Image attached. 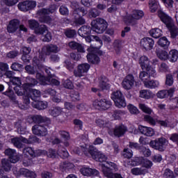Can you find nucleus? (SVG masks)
Masks as SVG:
<instances>
[{
    "label": "nucleus",
    "instance_id": "nucleus-29",
    "mask_svg": "<svg viewBox=\"0 0 178 178\" xmlns=\"http://www.w3.org/2000/svg\"><path fill=\"white\" fill-rule=\"evenodd\" d=\"M98 84L100 90H108L111 88L109 81H108V79L104 77L99 78Z\"/></svg>",
    "mask_w": 178,
    "mask_h": 178
},
{
    "label": "nucleus",
    "instance_id": "nucleus-62",
    "mask_svg": "<svg viewBox=\"0 0 178 178\" xmlns=\"http://www.w3.org/2000/svg\"><path fill=\"white\" fill-rule=\"evenodd\" d=\"M60 137H62L63 138V140L65 141H67V140H69L70 136L69 135V133L65 131H62L60 132Z\"/></svg>",
    "mask_w": 178,
    "mask_h": 178
},
{
    "label": "nucleus",
    "instance_id": "nucleus-35",
    "mask_svg": "<svg viewBox=\"0 0 178 178\" xmlns=\"http://www.w3.org/2000/svg\"><path fill=\"white\" fill-rule=\"evenodd\" d=\"M166 27L170 31L171 37L175 38L177 35V28L175 26V24L168 23L166 24Z\"/></svg>",
    "mask_w": 178,
    "mask_h": 178
},
{
    "label": "nucleus",
    "instance_id": "nucleus-18",
    "mask_svg": "<svg viewBox=\"0 0 178 178\" xmlns=\"http://www.w3.org/2000/svg\"><path fill=\"white\" fill-rule=\"evenodd\" d=\"M175 91H176V88H170L169 90H159L156 95L158 98L160 99H163L164 98H172L173 95L175 94Z\"/></svg>",
    "mask_w": 178,
    "mask_h": 178
},
{
    "label": "nucleus",
    "instance_id": "nucleus-5",
    "mask_svg": "<svg viewBox=\"0 0 178 178\" xmlns=\"http://www.w3.org/2000/svg\"><path fill=\"white\" fill-rule=\"evenodd\" d=\"M29 27L34 30L35 34H42V39L44 42H49L52 40V35L48 31V29L45 25H40L38 23H31L29 24Z\"/></svg>",
    "mask_w": 178,
    "mask_h": 178
},
{
    "label": "nucleus",
    "instance_id": "nucleus-4",
    "mask_svg": "<svg viewBox=\"0 0 178 178\" xmlns=\"http://www.w3.org/2000/svg\"><path fill=\"white\" fill-rule=\"evenodd\" d=\"M51 52H54L56 54V52H59V48L58 46L54 44H49L47 46H44L42 49V54L39 55V58L37 59V58H33V66L37 69V67L39 69V70H45L46 73L49 74V71L47 69H45V67L42 66V63H44V60H45V58L44 55H49Z\"/></svg>",
    "mask_w": 178,
    "mask_h": 178
},
{
    "label": "nucleus",
    "instance_id": "nucleus-59",
    "mask_svg": "<svg viewBox=\"0 0 178 178\" xmlns=\"http://www.w3.org/2000/svg\"><path fill=\"white\" fill-rule=\"evenodd\" d=\"M19 55V51H11L7 54V57L10 59H13Z\"/></svg>",
    "mask_w": 178,
    "mask_h": 178
},
{
    "label": "nucleus",
    "instance_id": "nucleus-42",
    "mask_svg": "<svg viewBox=\"0 0 178 178\" xmlns=\"http://www.w3.org/2000/svg\"><path fill=\"white\" fill-rule=\"evenodd\" d=\"M146 88H156L159 87V81L149 79L147 83H145Z\"/></svg>",
    "mask_w": 178,
    "mask_h": 178
},
{
    "label": "nucleus",
    "instance_id": "nucleus-40",
    "mask_svg": "<svg viewBox=\"0 0 178 178\" xmlns=\"http://www.w3.org/2000/svg\"><path fill=\"white\" fill-rule=\"evenodd\" d=\"M149 34L153 38H159L162 36V30L155 28L149 31Z\"/></svg>",
    "mask_w": 178,
    "mask_h": 178
},
{
    "label": "nucleus",
    "instance_id": "nucleus-25",
    "mask_svg": "<svg viewBox=\"0 0 178 178\" xmlns=\"http://www.w3.org/2000/svg\"><path fill=\"white\" fill-rule=\"evenodd\" d=\"M106 24L105 23H94L92 24V30L97 34H102L106 30Z\"/></svg>",
    "mask_w": 178,
    "mask_h": 178
},
{
    "label": "nucleus",
    "instance_id": "nucleus-19",
    "mask_svg": "<svg viewBox=\"0 0 178 178\" xmlns=\"http://www.w3.org/2000/svg\"><path fill=\"white\" fill-rule=\"evenodd\" d=\"M88 70H90V65L87 63L81 64L78 66V70L74 72V74L76 77H83Z\"/></svg>",
    "mask_w": 178,
    "mask_h": 178
},
{
    "label": "nucleus",
    "instance_id": "nucleus-21",
    "mask_svg": "<svg viewBox=\"0 0 178 178\" xmlns=\"http://www.w3.org/2000/svg\"><path fill=\"white\" fill-rule=\"evenodd\" d=\"M143 16H144V12H143V10H135L133 11L131 15L127 17V22H128V23H133V22H136V20H140Z\"/></svg>",
    "mask_w": 178,
    "mask_h": 178
},
{
    "label": "nucleus",
    "instance_id": "nucleus-46",
    "mask_svg": "<svg viewBox=\"0 0 178 178\" xmlns=\"http://www.w3.org/2000/svg\"><path fill=\"white\" fill-rule=\"evenodd\" d=\"M143 157H136L131 163H129L127 165L125 164V166L129 165H131V166H138L143 164Z\"/></svg>",
    "mask_w": 178,
    "mask_h": 178
},
{
    "label": "nucleus",
    "instance_id": "nucleus-58",
    "mask_svg": "<svg viewBox=\"0 0 178 178\" xmlns=\"http://www.w3.org/2000/svg\"><path fill=\"white\" fill-rule=\"evenodd\" d=\"M89 16L90 17H97V16H99V11L95 8H93L89 11Z\"/></svg>",
    "mask_w": 178,
    "mask_h": 178
},
{
    "label": "nucleus",
    "instance_id": "nucleus-51",
    "mask_svg": "<svg viewBox=\"0 0 178 178\" xmlns=\"http://www.w3.org/2000/svg\"><path fill=\"white\" fill-rule=\"evenodd\" d=\"M173 75L171 74H167L165 78V85L170 87L173 86Z\"/></svg>",
    "mask_w": 178,
    "mask_h": 178
},
{
    "label": "nucleus",
    "instance_id": "nucleus-30",
    "mask_svg": "<svg viewBox=\"0 0 178 178\" xmlns=\"http://www.w3.org/2000/svg\"><path fill=\"white\" fill-rule=\"evenodd\" d=\"M21 52L23 54L22 59L24 62L27 63L30 61V56L29 55V54H30V52H31V49H30V47H22L21 49Z\"/></svg>",
    "mask_w": 178,
    "mask_h": 178
},
{
    "label": "nucleus",
    "instance_id": "nucleus-53",
    "mask_svg": "<svg viewBox=\"0 0 178 178\" xmlns=\"http://www.w3.org/2000/svg\"><path fill=\"white\" fill-rule=\"evenodd\" d=\"M122 155L124 158H127V159H130L133 156V151L129 149H124Z\"/></svg>",
    "mask_w": 178,
    "mask_h": 178
},
{
    "label": "nucleus",
    "instance_id": "nucleus-61",
    "mask_svg": "<svg viewBox=\"0 0 178 178\" xmlns=\"http://www.w3.org/2000/svg\"><path fill=\"white\" fill-rule=\"evenodd\" d=\"M60 13L63 15H69V10L67 9V7H65L64 6H61L60 9Z\"/></svg>",
    "mask_w": 178,
    "mask_h": 178
},
{
    "label": "nucleus",
    "instance_id": "nucleus-17",
    "mask_svg": "<svg viewBox=\"0 0 178 178\" xmlns=\"http://www.w3.org/2000/svg\"><path fill=\"white\" fill-rule=\"evenodd\" d=\"M80 172L83 176H86L87 177H94V176H98V175H99L98 170L88 166L82 167Z\"/></svg>",
    "mask_w": 178,
    "mask_h": 178
},
{
    "label": "nucleus",
    "instance_id": "nucleus-1",
    "mask_svg": "<svg viewBox=\"0 0 178 178\" xmlns=\"http://www.w3.org/2000/svg\"><path fill=\"white\" fill-rule=\"evenodd\" d=\"M81 152L86 155V156H92L93 159L98 162H103L100 164L102 170L105 177L107 178H124L119 173H113V172H118L119 168L115 163L108 162L106 161V156L98 151L97 148L92 145H87L85 147L81 146L80 148L75 149L76 154H81Z\"/></svg>",
    "mask_w": 178,
    "mask_h": 178
},
{
    "label": "nucleus",
    "instance_id": "nucleus-31",
    "mask_svg": "<svg viewBox=\"0 0 178 178\" xmlns=\"http://www.w3.org/2000/svg\"><path fill=\"white\" fill-rule=\"evenodd\" d=\"M150 77H152V76H151L149 74V72H148V71H147V70L142 71L139 74V79H140V80H141V81H143L144 86H145V83H147L148 82Z\"/></svg>",
    "mask_w": 178,
    "mask_h": 178
},
{
    "label": "nucleus",
    "instance_id": "nucleus-50",
    "mask_svg": "<svg viewBox=\"0 0 178 178\" xmlns=\"http://www.w3.org/2000/svg\"><path fill=\"white\" fill-rule=\"evenodd\" d=\"M17 27H19V25L16 23H10L8 25L7 30L8 33H15L16 30H17Z\"/></svg>",
    "mask_w": 178,
    "mask_h": 178
},
{
    "label": "nucleus",
    "instance_id": "nucleus-49",
    "mask_svg": "<svg viewBox=\"0 0 178 178\" xmlns=\"http://www.w3.org/2000/svg\"><path fill=\"white\" fill-rule=\"evenodd\" d=\"M127 109L132 115H137L138 113H140V111H138V108H137V107H136L133 104H129L127 106Z\"/></svg>",
    "mask_w": 178,
    "mask_h": 178
},
{
    "label": "nucleus",
    "instance_id": "nucleus-44",
    "mask_svg": "<svg viewBox=\"0 0 178 178\" xmlns=\"http://www.w3.org/2000/svg\"><path fill=\"white\" fill-rule=\"evenodd\" d=\"M158 72H159V73H168V72H169V65L165 63H161L158 66Z\"/></svg>",
    "mask_w": 178,
    "mask_h": 178
},
{
    "label": "nucleus",
    "instance_id": "nucleus-33",
    "mask_svg": "<svg viewBox=\"0 0 178 178\" xmlns=\"http://www.w3.org/2000/svg\"><path fill=\"white\" fill-rule=\"evenodd\" d=\"M32 106L41 111L42 109H47L48 108V103L47 102H33L32 103Z\"/></svg>",
    "mask_w": 178,
    "mask_h": 178
},
{
    "label": "nucleus",
    "instance_id": "nucleus-9",
    "mask_svg": "<svg viewBox=\"0 0 178 178\" xmlns=\"http://www.w3.org/2000/svg\"><path fill=\"white\" fill-rule=\"evenodd\" d=\"M169 142L165 138H159L156 140H152L149 143L150 147L159 151H165Z\"/></svg>",
    "mask_w": 178,
    "mask_h": 178
},
{
    "label": "nucleus",
    "instance_id": "nucleus-52",
    "mask_svg": "<svg viewBox=\"0 0 178 178\" xmlns=\"http://www.w3.org/2000/svg\"><path fill=\"white\" fill-rule=\"evenodd\" d=\"M154 164L152 163V161L148 160V159H144L143 160L142 162V166L143 168H145L146 169H151L152 168V165Z\"/></svg>",
    "mask_w": 178,
    "mask_h": 178
},
{
    "label": "nucleus",
    "instance_id": "nucleus-32",
    "mask_svg": "<svg viewBox=\"0 0 178 178\" xmlns=\"http://www.w3.org/2000/svg\"><path fill=\"white\" fill-rule=\"evenodd\" d=\"M49 113L51 116H53V118H57V116H60V115L63 113V108L60 107H54L49 111Z\"/></svg>",
    "mask_w": 178,
    "mask_h": 178
},
{
    "label": "nucleus",
    "instance_id": "nucleus-56",
    "mask_svg": "<svg viewBox=\"0 0 178 178\" xmlns=\"http://www.w3.org/2000/svg\"><path fill=\"white\" fill-rule=\"evenodd\" d=\"M65 34L68 38H73L76 35V31L68 29L65 32Z\"/></svg>",
    "mask_w": 178,
    "mask_h": 178
},
{
    "label": "nucleus",
    "instance_id": "nucleus-28",
    "mask_svg": "<svg viewBox=\"0 0 178 178\" xmlns=\"http://www.w3.org/2000/svg\"><path fill=\"white\" fill-rule=\"evenodd\" d=\"M158 15L163 23H173V19L166 15V13H163V11L159 10L158 11Z\"/></svg>",
    "mask_w": 178,
    "mask_h": 178
},
{
    "label": "nucleus",
    "instance_id": "nucleus-2",
    "mask_svg": "<svg viewBox=\"0 0 178 178\" xmlns=\"http://www.w3.org/2000/svg\"><path fill=\"white\" fill-rule=\"evenodd\" d=\"M49 74V76L47 78H46L41 73L38 72L36 74L37 81L34 79H31V83H28L26 88L22 91L23 95H24L23 97L24 102L25 103L26 106L30 104V97H31V95L36 97H38L41 95V92L39 90L32 89L31 87L36 86V84H38V83H40L42 86H59V84H60L59 81H58V79H56L54 75L49 74Z\"/></svg>",
    "mask_w": 178,
    "mask_h": 178
},
{
    "label": "nucleus",
    "instance_id": "nucleus-13",
    "mask_svg": "<svg viewBox=\"0 0 178 178\" xmlns=\"http://www.w3.org/2000/svg\"><path fill=\"white\" fill-rule=\"evenodd\" d=\"M13 172L17 177L19 176H24L25 177H31V178H35V172L33 171H30L26 168L18 169L17 168H14L13 169Z\"/></svg>",
    "mask_w": 178,
    "mask_h": 178
},
{
    "label": "nucleus",
    "instance_id": "nucleus-43",
    "mask_svg": "<svg viewBox=\"0 0 178 178\" xmlns=\"http://www.w3.org/2000/svg\"><path fill=\"white\" fill-rule=\"evenodd\" d=\"M156 55L161 60H168V59H169V54L165 50L157 51Z\"/></svg>",
    "mask_w": 178,
    "mask_h": 178
},
{
    "label": "nucleus",
    "instance_id": "nucleus-48",
    "mask_svg": "<svg viewBox=\"0 0 178 178\" xmlns=\"http://www.w3.org/2000/svg\"><path fill=\"white\" fill-rule=\"evenodd\" d=\"M158 44L160 47H169V45H170V42L168 40L166 37H163L159 40Z\"/></svg>",
    "mask_w": 178,
    "mask_h": 178
},
{
    "label": "nucleus",
    "instance_id": "nucleus-39",
    "mask_svg": "<svg viewBox=\"0 0 178 178\" xmlns=\"http://www.w3.org/2000/svg\"><path fill=\"white\" fill-rule=\"evenodd\" d=\"M131 173L135 176H140L141 175H145L146 173H148V170L139 168H134L131 169Z\"/></svg>",
    "mask_w": 178,
    "mask_h": 178
},
{
    "label": "nucleus",
    "instance_id": "nucleus-12",
    "mask_svg": "<svg viewBox=\"0 0 178 178\" xmlns=\"http://www.w3.org/2000/svg\"><path fill=\"white\" fill-rule=\"evenodd\" d=\"M35 6H37V2L30 0L19 2L17 5L18 8L22 12H29V10H33Z\"/></svg>",
    "mask_w": 178,
    "mask_h": 178
},
{
    "label": "nucleus",
    "instance_id": "nucleus-6",
    "mask_svg": "<svg viewBox=\"0 0 178 178\" xmlns=\"http://www.w3.org/2000/svg\"><path fill=\"white\" fill-rule=\"evenodd\" d=\"M24 152H26V155H30L31 156H41L42 155H47L49 158H56V153L54 149H49L48 152L45 150H34L32 147H27L24 149Z\"/></svg>",
    "mask_w": 178,
    "mask_h": 178
},
{
    "label": "nucleus",
    "instance_id": "nucleus-24",
    "mask_svg": "<svg viewBox=\"0 0 178 178\" xmlns=\"http://www.w3.org/2000/svg\"><path fill=\"white\" fill-rule=\"evenodd\" d=\"M32 131L33 134H35L36 136H41L42 137H44V136H47V134H48V131H47V128L38 124L35 125L32 128Z\"/></svg>",
    "mask_w": 178,
    "mask_h": 178
},
{
    "label": "nucleus",
    "instance_id": "nucleus-38",
    "mask_svg": "<svg viewBox=\"0 0 178 178\" xmlns=\"http://www.w3.org/2000/svg\"><path fill=\"white\" fill-rule=\"evenodd\" d=\"M56 9H58L56 5L52 4L49 6V10L42 8L40 10V12L42 13V15H47L48 12L49 13H55V12H56Z\"/></svg>",
    "mask_w": 178,
    "mask_h": 178
},
{
    "label": "nucleus",
    "instance_id": "nucleus-63",
    "mask_svg": "<svg viewBox=\"0 0 178 178\" xmlns=\"http://www.w3.org/2000/svg\"><path fill=\"white\" fill-rule=\"evenodd\" d=\"M70 168H73V164L70 163H62L60 165V169H70Z\"/></svg>",
    "mask_w": 178,
    "mask_h": 178
},
{
    "label": "nucleus",
    "instance_id": "nucleus-8",
    "mask_svg": "<svg viewBox=\"0 0 178 178\" xmlns=\"http://www.w3.org/2000/svg\"><path fill=\"white\" fill-rule=\"evenodd\" d=\"M111 99L114 102V104L117 108H125L127 104L124 99V96L120 90H116L111 94Z\"/></svg>",
    "mask_w": 178,
    "mask_h": 178
},
{
    "label": "nucleus",
    "instance_id": "nucleus-22",
    "mask_svg": "<svg viewBox=\"0 0 178 178\" xmlns=\"http://www.w3.org/2000/svg\"><path fill=\"white\" fill-rule=\"evenodd\" d=\"M5 154L9 156V160L11 163H16V162H18L19 157L15 149H7L5 151Z\"/></svg>",
    "mask_w": 178,
    "mask_h": 178
},
{
    "label": "nucleus",
    "instance_id": "nucleus-37",
    "mask_svg": "<svg viewBox=\"0 0 178 178\" xmlns=\"http://www.w3.org/2000/svg\"><path fill=\"white\" fill-rule=\"evenodd\" d=\"M140 97L145 99H149V98L154 97V94L148 90H142L140 91Z\"/></svg>",
    "mask_w": 178,
    "mask_h": 178
},
{
    "label": "nucleus",
    "instance_id": "nucleus-15",
    "mask_svg": "<svg viewBox=\"0 0 178 178\" xmlns=\"http://www.w3.org/2000/svg\"><path fill=\"white\" fill-rule=\"evenodd\" d=\"M136 84V80L132 74H129L124 77L122 82V86L124 90H131Z\"/></svg>",
    "mask_w": 178,
    "mask_h": 178
},
{
    "label": "nucleus",
    "instance_id": "nucleus-55",
    "mask_svg": "<svg viewBox=\"0 0 178 178\" xmlns=\"http://www.w3.org/2000/svg\"><path fill=\"white\" fill-rule=\"evenodd\" d=\"M63 86L65 87V88H69L70 90L73 88V83H72L69 79L64 81L63 82Z\"/></svg>",
    "mask_w": 178,
    "mask_h": 178
},
{
    "label": "nucleus",
    "instance_id": "nucleus-47",
    "mask_svg": "<svg viewBox=\"0 0 178 178\" xmlns=\"http://www.w3.org/2000/svg\"><path fill=\"white\" fill-rule=\"evenodd\" d=\"M1 169L5 172H9L10 170V163L8 160L4 159L1 161Z\"/></svg>",
    "mask_w": 178,
    "mask_h": 178
},
{
    "label": "nucleus",
    "instance_id": "nucleus-20",
    "mask_svg": "<svg viewBox=\"0 0 178 178\" xmlns=\"http://www.w3.org/2000/svg\"><path fill=\"white\" fill-rule=\"evenodd\" d=\"M83 13V15H87V10L84 8H76L74 10V15L75 17V23H86V19L83 17L79 16V13Z\"/></svg>",
    "mask_w": 178,
    "mask_h": 178
},
{
    "label": "nucleus",
    "instance_id": "nucleus-11",
    "mask_svg": "<svg viewBox=\"0 0 178 178\" xmlns=\"http://www.w3.org/2000/svg\"><path fill=\"white\" fill-rule=\"evenodd\" d=\"M10 83L13 84V86H16L14 88V90L17 95L22 96L23 95V91H24V88L27 87V84L26 83L23 85V86H20L22 85V81H20V78L14 76L10 80Z\"/></svg>",
    "mask_w": 178,
    "mask_h": 178
},
{
    "label": "nucleus",
    "instance_id": "nucleus-27",
    "mask_svg": "<svg viewBox=\"0 0 178 178\" xmlns=\"http://www.w3.org/2000/svg\"><path fill=\"white\" fill-rule=\"evenodd\" d=\"M126 131H127V128L124 125H118L115 127L113 134L116 137H122Z\"/></svg>",
    "mask_w": 178,
    "mask_h": 178
},
{
    "label": "nucleus",
    "instance_id": "nucleus-3",
    "mask_svg": "<svg viewBox=\"0 0 178 178\" xmlns=\"http://www.w3.org/2000/svg\"><path fill=\"white\" fill-rule=\"evenodd\" d=\"M83 37L85 38L86 42H91V41H94L93 40H95V45L92 44L90 47L88 48V52L89 54L87 55V59L90 63H93L95 65L98 64L99 62V57L97 56L95 54H97L99 48L102 47V40H99V37L95 35H88Z\"/></svg>",
    "mask_w": 178,
    "mask_h": 178
},
{
    "label": "nucleus",
    "instance_id": "nucleus-34",
    "mask_svg": "<svg viewBox=\"0 0 178 178\" xmlns=\"http://www.w3.org/2000/svg\"><path fill=\"white\" fill-rule=\"evenodd\" d=\"M78 34L81 37H86V35L91 34V28L88 26H82L79 29Z\"/></svg>",
    "mask_w": 178,
    "mask_h": 178
},
{
    "label": "nucleus",
    "instance_id": "nucleus-7",
    "mask_svg": "<svg viewBox=\"0 0 178 178\" xmlns=\"http://www.w3.org/2000/svg\"><path fill=\"white\" fill-rule=\"evenodd\" d=\"M138 63L143 70H146L152 76L156 77V70L149 65V58L145 56H142L138 60Z\"/></svg>",
    "mask_w": 178,
    "mask_h": 178
},
{
    "label": "nucleus",
    "instance_id": "nucleus-10",
    "mask_svg": "<svg viewBox=\"0 0 178 178\" xmlns=\"http://www.w3.org/2000/svg\"><path fill=\"white\" fill-rule=\"evenodd\" d=\"M11 143L14 144L15 147L17 148H22V143L25 144H31V143H40V140L37 137L30 138L29 140L25 138H14L11 139Z\"/></svg>",
    "mask_w": 178,
    "mask_h": 178
},
{
    "label": "nucleus",
    "instance_id": "nucleus-41",
    "mask_svg": "<svg viewBox=\"0 0 178 178\" xmlns=\"http://www.w3.org/2000/svg\"><path fill=\"white\" fill-rule=\"evenodd\" d=\"M149 7L152 13H154L156 10H158V8H159V5L158 3V1H156V0H149Z\"/></svg>",
    "mask_w": 178,
    "mask_h": 178
},
{
    "label": "nucleus",
    "instance_id": "nucleus-64",
    "mask_svg": "<svg viewBox=\"0 0 178 178\" xmlns=\"http://www.w3.org/2000/svg\"><path fill=\"white\" fill-rule=\"evenodd\" d=\"M58 154L61 158H67V156H69V152H67V151L66 150H63V151L58 150Z\"/></svg>",
    "mask_w": 178,
    "mask_h": 178
},
{
    "label": "nucleus",
    "instance_id": "nucleus-14",
    "mask_svg": "<svg viewBox=\"0 0 178 178\" xmlns=\"http://www.w3.org/2000/svg\"><path fill=\"white\" fill-rule=\"evenodd\" d=\"M111 106L112 103L111 101H107L106 99H97L93 102V106L96 109H100L102 111H106V109H109Z\"/></svg>",
    "mask_w": 178,
    "mask_h": 178
},
{
    "label": "nucleus",
    "instance_id": "nucleus-23",
    "mask_svg": "<svg viewBox=\"0 0 178 178\" xmlns=\"http://www.w3.org/2000/svg\"><path fill=\"white\" fill-rule=\"evenodd\" d=\"M154 40L151 38H143L140 40V45L143 47L146 51H148L149 49H152V47H154Z\"/></svg>",
    "mask_w": 178,
    "mask_h": 178
},
{
    "label": "nucleus",
    "instance_id": "nucleus-60",
    "mask_svg": "<svg viewBox=\"0 0 178 178\" xmlns=\"http://www.w3.org/2000/svg\"><path fill=\"white\" fill-rule=\"evenodd\" d=\"M164 177L165 178H175L173 176V172L170 170V169H166L164 172Z\"/></svg>",
    "mask_w": 178,
    "mask_h": 178
},
{
    "label": "nucleus",
    "instance_id": "nucleus-57",
    "mask_svg": "<svg viewBox=\"0 0 178 178\" xmlns=\"http://www.w3.org/2000/svg\"><path fill=\"white\" fill-rule=\"evenodd\" d=\"M31 119L32 120L31 122H34L35 123H42V117L41 115H34L31 117Z\"/></svg>",
    "mask_w": 178,
    "mask_h": 178
},
{
    "label": "nucleus",
    "instance_id": "nucleus-45",
    "mask_svg": "<svg viewBox=\"0 0 178 178\" xmlns=\"http://www.w3.org/2000/svg\"><path fill=\"white\" fill-rule=\"evenodd\" d=\"M139 108L144 112V113H147V115H152L154 111L149 107H147L145 104H139Z\"/></svg>",
    "mask_w": 178,
    "mask_h": 178
},
{
    "label": "nucleus",
    "instance_id": "nucleus-54",
    "mask_svg": "<svg viewBox=\"0 0 178 178\" xmlns=\"http://www.w3.org/2000/svg\"><path fill=\"white\" fill-rule=\"evenodd\" d=\"M9 70V65L6 63H0V77L2 76V72Z\"/></svg>",
    "mask_w": 178,
    "mask_h": 178
},
{
    "label": "nucleus",
    "instance_id": "nucleus-16",
    "mask_svg": "<svg viewBox=\"0 0 178 178\" xmlns=\"http://www.w3.org/2000/svg\"><path fill=\"white\" fill-rule=\"evenodd\" d=\"M144 120L145 122H147V123H149L152 126H155L156 123H159V124H161L163 127H169L170 126L169 122L168 120L163 121V120H155L150 115H145L144 116Z\"/></svg>",
    "mask_w": 178,
    "mask_h": 178
},
{
    "label": "nucleus",
    "instance_id": "nucleus-36",
    "mask_svg": "<svg viewBox=\"0 0 178 178\" xmlns=\"http://www.w3.org/2000/svg\"><path fill=\"white\" fill-rule=\"evenodd\" d=\"M168 59L170 62H177L178 59V51L175 49H171L168 54Z\"/></svg>",
    "mask_w": 178,
    "mask_h": 178
},
{
    "label": "nucleus",
    "instance_id": "nucleus-26",
    "mask_svg": "<svg viewBox=\"0 0 178 178\" xmlns=\"http://www.w3.org/2000/svg\"><path fill=\"white\" fill-rule=\"evenodd\" d=\"M138 129L142 134L147 136V137H152L155 134V131L151 127L140 125Z\"/></svg>",
    "mask_w": 178,
    "mask_h": 178
}]
</instances>
